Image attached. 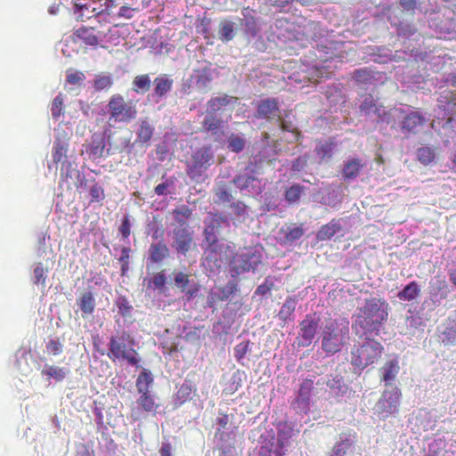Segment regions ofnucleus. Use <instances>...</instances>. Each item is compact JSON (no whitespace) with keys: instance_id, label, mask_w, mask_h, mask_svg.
Here are the masks:
<instances>
[{"instance_id":"49","label":"nucleus","mask_w":456,"mask_h":456,"mask_svg":"<svg viewBox=\"0 0 456 456\" xmlns=\"http://www.w3.org/2000/svg\"><path fill=\"white\" fill-rule=\"evenodd\" d=\"M334 147V143L330 142H320L315 147V152L321 160H327L331 158Z\"/></svg>"},{"instance_id":"61","label":"nucleus","mask_w":456,"mask_h":456,"mask_svg":"<svg viewBox=\"0 0 456 456\" xmlns=\"http://www.w3.org/2000/svg\"><path fill=\"white\" fill-rule=\"evenodd\" d=\"M46 351L49 354L58 355L62 353L63 345L58 338H51L46 343Z\"/></svg>"},{"instance_id":"40","label":"nucleus","mask_w":456,"mask_h":456,"mask_svg":"<svg viewBox=\"0 0 456 456\" xmlns=\"http://www.w3.org/2000/svg\"><path fill=\"white\" fill-rule=\"evenodd\" d=\"M320 202L329 207H336L341 202L340 192L335 188L325 189Z\"/></svg>"},{"instance_id":"46","label":"nucleus","mask_w":456,"mask_h":456,"mask_svg":"<svg viewBox=\"0 0 456 456\" xmlns=\"http://www.w3.org/2000/svg\"><path fill=\"white\" fill-rule=\"evenodd\" d=\"M195 392L196 388L192 387L191 384L189 381L185 380L179 387L176 393V398L181 403H183L191 399Z\"/></svg>"},{"instance_id":"35","label":"nucleus","mask_w":456,"mask_h":456,"mask_svg":"<svg viewBox=\"0 0 456 456\" xmlns=\"http://www.w3.org/2000/svg\"><path fill=\"white\" fill-rule=\"evenodd\" d=\"M419 284L416 281H411L397 293V297L403 301H412L419 296Z\"/></svg>"},{"instance_id":"55","label":"nucleus","mask_w":456,"mask_h":456,"mask_svg":"<svg viewBox=\"0 0 456 456\" xmlns=\"http://www.w3.org/2000/svg\"><path fill=\"white\" fill-rule=\"evenodd\" d=\"M306 377H311V380L314 383V393L318 395L322 392H326V375L325 376H315L314 374H308Z\"/></svg>"},{"instance_id":"60","label":"nucleus","mask_w":456,"mask_h":456,"mask_svg":"<svg viewBox=\"0 0 456 456\" xmlns=\"http://www.w3.org/2000/svg\"><path fill=\"white\" fill-rule=\"evenodd\" d=\"M117 306L118 308V313L123 317H129L131 316V313L133 310V306L130 305L128 300L126 297H119L117 300Z\"/></svg>"},{"instance_id":"44","label":"nucleus","mask_w":456,"mask_h":456,"mask_svg":"<svg viewBox=\"0 0 456 456\" xmlns=\"http://www.w3.org/2000/svg\"><path fill=\"white\" fill-rule=\"evenodd\" d=\"M353 77L358 84L367 85L371 84L375 79V73L367 68H363L355 69Z\"/></svg>"},{"instance_id":"57","label":"nucleus","mask_w":456,"mask_h":456,"mask_svg":"<svg viewBox=\"0 0 456 456\" xmlns=\"http://www.w3.org/2000/svg\"><path fill=\"white\" fill-rule=\"evenodd\" d=\"M90 1L86 2L85 4H75L76 9L78 10L81 13L78 15L77 19L81 20L82 21L86 19H90L92 16L94 15L95 9L93 8L90 10Z\"/></svg>"},{"instance_id":"39","label":"nucleus","mask_w":456,"mask_h":456,"mask_svg":"<svg viewBox=\"0 0 456 456\" xmlns=\"http://www.w3.org/2000/svg\"><path fill=\"white\" fill-rule=\"evenodd\" d=\"M67 152H68V143L66 142H62L60 139H57L54 142L53 148V161L55 164L60 162L64 163L67 160Z\"/></svg>"},{"instance_id":"3","label":"nucleus","mask_w":456,"mask_h":456,"mask_svg":"<svg viewBox=\"0 0 456 456\" xmlns=\"http://www.w3.org/2000/svg\"><path fill=\"white\" fill-rule=\"evenodd\" d=\"M321 347L330 355L339 352L349 340V322L346 318L330 319L321 326Z\"/></svg>"},{"instance_id":"42","label":"nucleus","mask_w":456,"mask_h":456,"mask_svg":"<svg viewBox=\"0 0 456 456\" xmlns=\"http://www.w3.org/2000/svg\"><path fill=\"white\" fill-rule=\"evenodd\" d=\"M151 87V79L149 75L143 74V75H138L136 76L132 83V89L135 93H145L147 92Z\"/></svg>"},{"instance_id":"38","label":"nucleus","mask_w":456,"mask_h":456,"mask_svg":"<svg viewBox=\"0 0 456 456\" xmlns=\"http://www.w3.org/2000/svg\"><path fill=\"white\" fill-rule=\"evenodd\" d=\"M353 444L354 440L351 437L341 436L334 445L330 456H345Z\"/></svg>"},{"instance_id":"64","label":"nucleus","mask_w":456,"mask_h":456,"mask_svg":"<svg viewBox=\"0 0 456 456\" xmlns=\"http://www.w3.org/2000/svg\"><path fill=\"white\" fill-rule=\"evenodd\" d=\"M221 443V444H218L221 451L219 456H238L237 451L234 445L232 444L231 441Z\"/></svg>"},{"instance_id":"53","label":"nucleus","mask_w":456,"mask_h":456,"mask_svg":"<svg viewBox=\"0 0 456 456\" xmlns=\"http://www.w3.org/2000/svg\"><path fill=\"white\" fill-rule=\"evenodd\" d=\"M86 79V76L82 71L69 69L67 70L66 82L72 86H80Z\"/></svg>"},{"instance_id":"31","label":"nucleus","mask_w":456,"mask_h":456,"mask_svg":"<svg viewBox=\"0 0 456 456\" xmlns=\"http://www.w3.org/2000/svg\"><path fill=\"white\" fill-rule=\"evenodd\" d=\"M341 220H331L329 224L322 226L317 233V237L321 240H330L334 235L341 232Z\"/></svg>"},{"instance_id":"62","label":"nucleus","mask_w":456,"mask_h":456,"mask_svg":"<svg viewBox=\"0 0 456 456\" xmlns=\"http://www.w3.org/2000/svg\"><path fill=\"white\" fill-rule=\"evenodd\" d=\"M63 110V99L61 95H57L53 102L51 107L52 116L54 119H58L60 116L62 114Z\"/></svg>"},{"instance_id":"19","label":"nucleus","mask_w":456,"mask_h":456,"mask_svg":"<svg viewBox=\"0 0 456 456\" xmlns=\"http://www.w3.org/2000/svg\"><path fill=\"white\" fill-rule=\"evenodd\" d=\"M100 32L92 27H81L74 32L77 39L90 46H97L100 43Z\"/></svg>"},{"instance_id":"21","label":"nucleus","mask_w":456,"mask_h":456,"mask_svg":"<svg viewBox=\"0 0 456 456\" xmlns=\"http://www.w3.org/2000/svg\"><path fill=\"white\" fill-rule=\"evenodd\" d=\"M381 107L382 105L370 94L365 95L359 105L360 112L373 120Z\"/></svg>"},{"instance_id":"18","label":"nucleus","mask_w":456,"mask_h":456,"mask_svg":"<svg viewBox=\"0 0 456 456\" xmlns=\"http://www.w3.org/2000/svg\"><path fill=\"white\" fill-rule=\"evenodd\" d=\"M315 395H317L314 393V383L311 380V377H305L300 385L296 399L297 407L301 411H306L308 409L310 398Z\"/></svg>"},{"instance_id":"30","label":"nucleus","mask_w":456,"mask_h":456,"mask_svg":"<svg viewBox=\"0 0 456 456\" xmlns=\"http://www.w3.org/2000/svg\"><path fill=\"white\" fill-rule=\"evenodd\" d=\"M154 133V127L148 119H143L140 123L137 131L135 142L141 145L149 144Z\"/></svg>"},{"instance_id":"25","label":"nucleus","mask_w":456,"mask_h":456,"mask_svg":"<svg viewBox=\"0 0 456 456\" xmlns=\"http://www.w3.org/2000/svg\"><path fill=\"white\" fill-rule=\"evenodd\" d=\"M176 250L180 253L185 254L191 248L192 237L186 229H178L175 231Z\"/></svg>"},{"instance_id":"16","label":"nucleus","mask_w":456,"mask_h":456,"mask_svg":"<svg viewBox=\"0 0 456 456\" xmlns=\"http://www.w3.org/2000/svg\"><path fill=\"white\" fill-rule=\"evenodd\" d=\"M439 341L445 346L456 345V320L448 318L437 327Z\"/></svg>"},{"instance_id":"14","label":"nucleus","mask_w":456,"mask_h":456,"mask_svg":"<svg viewBox=\"0 0 456 456\" xmlns=\"http://www.w3.org/2000/svg\"><path fill=\"white\" fill-rule=\"evenodd\" d=\"M256 117L279 121L281 117L279 101L275 98L260 100L256 107Z\"/></svg>"},{"instance_id":"56","label":"nucleus","mask_w":456,"mask_h":456,"mask_svg":"<svg viewBox=\"0 0 456 456\" xmlns=\"http://www.w3.org/2000/svg\"><path fill=\"white\" fill-rule=\"evenodd\" d=\"M112 84L113 81L110 76L100 75L94 79V87L96 91H102L110 88Z\"/></svg>"},{"instance_id":"23","label":"nucleus","mask_w":456,"mask_h":456,"mask_svg":"<svg viewBox=\"0 0 456 456\" xmlns=\"http://www.w3.org/2000/svg\"><path fill=\"white\" fill-rule=\"evenodd\" d=\"M362 168V164L358 159H348L343 165L342 178L346 182L353 181L359 175Z\"/></svg>"},{"instance_id":"6","label":"nucleus","mask_w":456,"mask_h":456,"mask_svg":"<svg viewBox=\"0 0 456 456\" xmlns=\"http://www.w3.org/2000/svg\"><path fill=\"white\" fill-rule=\"evenodd\" d=\"M264 248L261 246L246 248L233 256L229 264L230 273L232 278L244 273L257 271L262 264Z\"/></svg>"},{"instance_id":"1","label":"nucleus","mask_w":456,"mask_h":456,"mask_svg":"<svg viewBox=\"0 0 456 456\" xmlns=\"http://www.w3.org/2000/svg\"><path fill=\"white\" fill-rule=\"evenodd\" d=\"M204 222V236L208 246L204 250L201 266L204 267L207 275L211 276L216 273L224 262L228 259V247L218 240L219 229L221 224L224 222V218L219 215L209 213Z\"/></svg>"},{"instance_id":"17","label":"nucleus","mask_w":456,"mask_h":456,"mask_svg":"<svg viewBox=\"0 0 456 456\" xmlns=\"http://www.w3.org/2000/svg\"><path fill=\"white\" fill-rule=\"evenodd\" d=\"M325 384L326 392L329 390L330 395L334 396H344L348 391L344 378L337 370L326 375Z\"/></svg>"},{"instance_id":"51","label":"nucleus","mask_w":456,"mask_h":456,"mask_svg":"<svg viewBox=\"0 0 456 456\" xmlns=\"http://www.w3.org/2000/svg\"><path fill=\"white\" fill-rule=\"evenodd\" d=\"M304 192V187L299 184H294L286 190L284 193L285 200L292 204L299 200Z\"/></svg>"},{"instance_id":"50","label":"nucleus","mask_w":456,"mask_h":456,"mask_svg":"<svg viewBox=\"0 0 456 456\" xmlns=\"http://www.w3.org/2000/svg\"><path fill=\"white\" fill-rule=\"evenodd\" d=\"M394 26L393 23H391ZM396 32L398 37H402L404 38H410L417 32V28L414 24L410 23L408 21H400L396 25Z\"/></svg>"},{"instance_id":"63","label":"nucleus","mask_w":456,"mask_h":456,"mask_svg":"<svg viewBox=\"0 0 456 456\" xmlns=\"http://www.w3.org/2000/svg\"><path fill=\"white\" fill-rule=\"evenodd\" d=\"M249 346L250 342L248 340H246L239 343L234 347V356L237 358L238 361H241L245 357L247 353L250 351Z\"/></svg>"},{"instance_id":"9","label":"nucleus","mask_w":456,"mask_h":456,"mask_svg":"<svg viewBox=\"0 0 456 456\" xmlns=\"http://www.w3.org/2000/svg\"><path fill=\"white\" fill-rule=\"evenodd\" d=\"M232 183L236 188L245 194L257 196L263 191L262 181L254 175V167L248 165L240 174L236 175Z\"/></svg>"},{"instance_id":"15","label":"nucleus","mask_w":456,"mask_h":456,"mask_svg":"<svg viewBox=\"0 0 456 456\" xmlns=\"http://www.w3.org/2000/svg\"><path fill=\"white\" fill-rule=\"evenodd\" d=\"M364 53L370 57V60L376 63H387L390 61H397V53H394L392 50L384 46L368 45Z\"/></svg>"},{"instance_id":"47","label":"nucleus","mask_w":456,"mask_h":456,"mask_svg":"<svg viewBox=\"0 0 456 456\" xmlns=\"http://www.w3.org/2000/svg\"><path fill=\"white\" fill-rule=\"evenodd\" d=\"M236 289V285L234 282H228V284L224 288H216L215 290L211 291L210 297L211 299H214V297H216L217 299L221 301L227 300L229 297L233 294Z\"/></svg>"},{"instance_id":"48","label":"nucleus","mask_w":456,"mask_h":456,"mask_svg":"<svg viewBox=\"0 0 456 456\" xmlns=\"http://www.w3.org/2000/svg\"><path fill=\"white\" fill-rule=\"evenodd\" d=\"M219 38L224 42L231 41L234 37V23L224 20L219 26Z\"/></svg>"},{"instance_id":"36","label":"nucleus","mask_w":456,"mask_h":456,"mask_svg":"<svg viewBox=\"0 0 456 456\" xmlns=\"http://www.w3.org/2000/svg\"><path fill=\"white\" fill-rule=\"evenodd\" d=\"M41 373L43 376H46L49 379H53L56 381L61 382L66 378L69 373V370L67 368L58 367L55 365L45 364Z\"/></svg>"},{"instance_id":"29","label":"nucleus","mask_w":456,"mask_h":456,"mask_svg":"<svg viewBox=\"0 0 456 456\" xmlns=\"http://www.w3.org/2000/svg\"><path fill=\"white\" fill-rule=\"evenodd\" d=\"M429 297H433L434 301L441 302L442 299L447 296V288L444 281L439 278L431 279L429 282Z\"/></svg>"},{"instance_id":"22","label":"nucleus","mask_w":456,"mask_h":456,"mask_svg":"<svg viewBox=\"0 0 456 456\" xmlns=\"http://www.w3.org/2000/svg\"><path fill=\"white\" fill-rule=\"evenodd\" d=\"M169 256V249L162 241L151 243L149 248L148 260L151 264H159L163 262Z\"/></svg>"},{"instance_id":"37","label":"nucleus","mask_w":456,"mask_h":456,"mask_svg":"<svg viewBox=\"0 0 456 456\" xmlns=\"http://www.w3.org/2000/svg\"><path fill=\"white\" fill-rule=\"evenodd\" d=\"M417 423L423 430H433L436 427V419L434 414L426 410H420L416 417Z\"/></svg>"},{"instance_id":"11","label":"nucleus","mask_w":456,"mask_h":456,"mask_svg":"<svg viewBox=\"0 0 456 456\" xmlns=\"http://www.w3.org/2000/svg\"><path fill=\"white\" fill-rule=\"evenodd\" d=\"M426 118L419 111L409 106L401 107L398 127L404 135L416 134L419 128L424 126Z\"/></svg>"},{"instance_id":"28","label":"nucleus","mask_w":456,"mask_h":456,"mask_svg":"<svg viewBox=\"0 0 456 456\" xmlns=\"http://www.w3.org/2000/svg\"><path fill=\"white\" fill-rule=\"evenodd\" d=\"M298 303L297 296L288 297L282 304L278 317L283 322L291 321L294 319V312Z\"/></svg>"},{"instance_id":"34","label":"nucleus","mask_w":456,"mask_h":456,"mask_svg":"<svg viewBox=\"0 0 456 456\" xmlns=\"http://www.w3.org/2000/svg\"><path fill=\"white\" fill-rule=\"evenodd\" d=\"M452 452L446 450V441L443 437L434 439L428 444L426 456H451Z\"/></svg>"},{"instance_id":"58","label":"nucleus","mask_w":456,"mask_h":456,"mask_svg":"<svg viewBox=\"0 0 456 456\" xmlns=\"http://www.w3.org/2000/svg\"><path fill=\"white\" fill-rule=\"evenodd\" d=\"M244 30L245 33L249 37H256L258 33V27L254 17H246L244 19Z\"/></svg>"},{"instance_id":"13","label":"nucleus","mask_w":456,"mask_h":456,"mask_svg":"<svg viewBox=\"0 0 456 456\" xmlns=\"http://www.w3.org/2000/svg\"><path fill=\"white\" fill-rule=\"evenodd\" d=\"M437 119H445L450 122L456 115V93L450 90H443L436 98V107L434 110Z\"/></svg>"},{"instance_id":"12","label":"nucleus","mask_w":456,"mask_h":456,"mask_svg":"<svg viewBox=\"0 0 456 456\" xmlns=\"http://www.w3.org/2000/svg\"><path fill=\"white\" fill-rule=\"evenodd\" d=\"M320 319L315 314H307L305 319L299 323V330L297 337L296 338L295 344L297 347H307L316 337L321 326L319 324Z\"/></svg>"},{"instance_id":"10","label":"nucleus","mask_w":456,"mask_h":456,"mask_svg":"<svg viewBox=\"0 0 456 456\" xmlns=\"http://www.w3.org/2000/svg\"><path fill=\"white\" fill-rule=\"evenodd\" d=\"M400 390L396 387H387L374 406V412L380 419H387L398 411Z\"/></svg>"},{"instance_id":"27","label":"nucleus","mask_w":456,"mask_h":456,"mask_svg":"<svg viewBox=\"0 0 456 456\" xmlns=\"http://www.w3.org/2000/svg\"><path fill=\"white\" fill-rule=\"evenodd\" d=\"M229 422L228 415L223 414L216 418V431L215 434V438L219 439L220 442H228L232 441L235 437V434L233 431L225 432L224 429Z\"/></svg>"},{"instance_id":"59","label":"nucleus","mask_w":456,"mask_h":456,"mask_svg":"<svg viewBox=\"0 0 456 456\" xmlns=\"http://www.w3.org/2000/svg\"><path fill=\"white\" fill-rule=\"evenodd\" d=\"M94 183L90 188V203L100 202L104 199L103 188L93 180Z\"/></svg>"},{"instance_id":"7","label":"nucleus","mask_w":456,"mask_h":456,"mask_svg":"<svg viewBox=\"0 0 456 456\" xmlns=\"http://www.w3.org/2000/svg\"><path fill=\"white\" fill-rule=\"evenodd\" d=\"M134 344V339L126 332H123L120 338L112 336L110 338L107 356L113 362L126 360L130 365H137L139 359L135 356Z\"/></svg>"},{"instance_id":"43","label":"nucleus","mask_w":456,"mask_h":456,"mask_svg":"<svg viewBox=\"0 0 456 456\" xmlns=\"http://www.w3.org/2000/svg\"><path fill=\"white\" fill-rule=\"evenodd\" d=\"M140 407L147 411V412H156L159 404L155 402L152 395H150V392H145L144 394H141V396L137 400Z\"/></svg>"},{"instance_id":"8","label":"nucleus","mask_w":456,"mask_h":456,"mask_svg":"<svg viewBox=\"0 0 456 456\" xmlns=\"http://www.w3.org/2000/svg\"><path fill=\"white\" fill-rule=\"evenodd\" d=\"M109 121L128 123L137 116L136 104L132 100H126L119 94H113L107 104Z\"/></svg>"},{"instance_id":"20","label":"nucleus","mask_w":456,"mask_h":456,"mask_svg":"<svg viewBox=\"0 0 456 456\" xmlns=\"http://www.w3.org/2000/svg\"><path fill=\"white\" fill-rule=\"evenodd\" d=\"M401 107L386 110L385 107L382 106L374 118V121L378 124L391 125L392 127H395V125H398Z\"/></svg>"},{"instance_id":"2","label":"nucleus","mask_w":456,"mask_h":456,"mask_svg":"<svg viewBox=\"0 0 456 456\" xmlns=\"http://www.w3.org/2000/svg\"><path fill=\"white\" fill-rule=\"evenodd\" d=\"M388 305L380 298L366 299L354 314L353 330L358 338L379 335L388 316Z\"/></svg>"},{"instance_id":"32","label":"nucleus","mask_w":456,"mask_h":456,"mask_svg":"<svg viewBox=\"0 0 456 456\" xmlns=\"http://www.w3.org/2000/svg\"><path fill=\"white\" fill-rule=\"evenodd\" d=\"M173 79L169 78L167 75L157 77L153 81L154 94L161 98L171 91L173 86Z\"/></svg>"},{"instance_id":"26","label":"nucleus","mask_w":456,"mask_h":456,"mask_svg":"<svg viewBox=\"0 0 456 456\" xmlns=\"http://www.w3.org/2000/svg\"><path fill=\"white\" fill-rule=\"evenodd\" d=\"M77 304L82 312V316L92 314L95 308V298L91 291L82 293L77 300Z\"/></svg>"},{"instance_id":"5","label":"nucleus","mask_w":456,"mask_h":456,"mask_svg":"<svg viewBox=\"0 0 456 456\" xmlns=\"http://www.w3.org/2000/svg\"><path fill=\"white\" fill-rule=\"evenodd\" d=\"M374 336H362L351 351V364L354 370L361 372L376 362L381 356L383 346L373 338Z\"/></svg>"},{"instance_id":"54","label":"nucleus","mask_w":456,"mask_h":456,"mask_svg":"<svg viewBox=\"0 0 456 456\" xmlns=\"http://www.w3.org/2000/svg\"><path fill=\"white\" fill-rule=\"evenodd\" d=\"M216 76V69L208 61H201V83L211 81Z\"/></svg>"},{"instance_id":"52","label":"nucleus","mask_w":456,"mask_h":456,"mask_svg":"<svg viewBox=\"0 0 456 456\" xmlns=\"http://www.w3.org/2000/svg\"><path fill=\"white\" fill-rule=\"evenodd\" d=\"M436 153L430 147H421L417 151V157L420 163L428 165L435 159Z\"/></svg>"},{"instance_id":"4","label":"nucleus","mask_w":456,"mask_h":456,"mask_svg":"<svg viewBox=\"0 0 456 456\" xmlns=\"http://www.w3.org/2000/svg\"><path fill=\"white\" fill-rule=\"evenodd\" d=\"M236 102L237 98L227 94L212 97L208 102L203 126L208 132L216 136V140L220 139L224 134L223 128L226 120L223 118V113Z\"/></svg>"},{"instance_id":"45","label":"nucleus","mask_w":456,"mask_h":456,"mask_svg":"<svg viewBox=\"0 0 456 456\" xmlns=\"http://www.w3.org/2000/svg\"><path fill=\"white\" fill-rule=\"evenodd\" d=\"M246 145V139L242 134H232L227 141V148L236 153L242 151Z\"/></svg>"},{"instance_id":"33","label":"nucleus","mask_w":456,"mask_h":456,"mask_svg":"<svg viewBox=\"0 0 456 456\" xmlns=\"http://www.w3.org/2000/svg\"><path fill=\"white\" fill-rule=\"evenodd\" d=\"M342 43H334L327 38H324L321 41L320 44H317L316 46L318 47V51L321 53H323L324 55H320L321 58H325V61H328L330 59H333L337 56V54L334 53L335 50H338V46H341Z\"/></svg>"},{"instance_id":"41","label":"nucleus","mask_w":456,"mask_h":456,"mask_svg":"<svg viewBox=\"0 0 456 456\" xmlns=\"http://www.w3.org/2000/svg\"><path fill=\"white\" fill-rule=\"evenodd\" d=\"M153 382L151 373L147 370H143L136 379V388L140 394L150 392V386Z\"/></svg>"},{"instance_id":"24","label":"nucleus","mask_w":456,"mask_h":456,"mask_svg":"<svg viewBox=\"0 0 456 456\" xmlns=\"http://www.w3.org/2000/svg\"><path fill=\"white\" fill-rule=\"evenodd\" d=\"M400 367L396 359L388 360L384 366L380 369L382 375V381L385 382L387 387H393V381L399 372Z\"/></svg>"}]
</instances>
